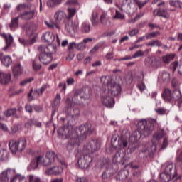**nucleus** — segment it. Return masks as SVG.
<instances>
[{
    "label": "nucleus",
    "mask_w": 182,
    "mask_h": 182,
    "mask_svg": "<svg viewBox=\"0 0 182 182\" xmlns=\"http://www.w3.org/2000/svg\"><path fill=\"white\" fill-rule=\"evenodd\" d=\"M78 130L80 137L79 133L73 131V128L72 127H60L58 130V133L60 136L68 139L66 149L69 152L79 146V144L83 141V140H86L87 136L92 134V133L95 132V128L92 127V124H85L84 125L80 126Z\"/></svg>",
    "instance_id": "f257e3e1"
},
{
    "label": "nucleus",
    "mask_w": 182,
    "mask_h": 182,
    "mask_svg": "<svg viewBox=\"0 0 182 182\" xmlns=\"http://www.w3.org/2000/svg\"><path fill=\"white\" fill-rule=\"evenodd\" d=\"M87 100H89V97H87V94L83 90H75L72 100L67 97L65 101L68 116H70L72 119H77L79 114H80V111L79 108H75V105H83V103L89 105Z\"/></svg>",
    "instance_id": "f03ea898"
},
{
    "label": "nucleus",
    "mask_w": 182,
    "mask_h": 182,
    "mask_svg": "<svg viewBox=\"0 0 182 182\" xmlns=\"http://www.w3.org/2000/svg\"><path fill=\"white\" fill-rule=\"evenodd\" d=\"M157 124V119H151L148 121L142 119L138 122V129L135 130L131 137L134 139V141H138L141 138V135L144 137L150 136L154 130V126Z\"/></svg>",
    "instance_id": "7ed1b4c3"
},
{
    "label": "nucleus",
    "mask_w": 182,
    "mask_h": 182,
    "mask_svg": "<svg viewBox=\"0 0 182 182\" xmlns=\"http://www.w3.org/2000/svg\"><path fill=\"white\" fill-rule=\"evenodd\" d=\"M68 14L67 15L63 10H58L54 14V18L57 22H68L65 23V29H67L69 33L75 32V27L73 26V22L70 20L76 14L75 8H68Z\"/></svg>",
    "instance_id": "20e7f679"
},
{
    "label": "nucleus",
    "mask_w": 182,
    "mask_h": 182,
    "mask_svg": "<svg viewBox=\"0 0 182 182\" xmlns=\"http://www.w3.org/2000/svg\"><path fill=\"white\" fill-rule=\"evenodd\" d=\"M38 49L41 53L39 55L40 62H41L43 65H49V63L53 60L52 55L56 53V46H40Z\"/></svg>",
    "instance_id": "39448f33"
},
{
    "label": "nucleus",
    "mask_w": 182,
    "mask_h": 182,
    "mask_svg": "<svg viewBox=\"0 0 182 182\" xmlns=\"http://www.w3.org/2000/svg\"><path fill=\"white\" fill-rule=\"evenodd\" d=\"M127 139H124V137H119L118 139V151L116 152L115 155L112 159V163L114 164H123V160H124V157L126 156V150H124L125 147H127Z\"/></svg>",
    "instance_id": "423d86ee"
},
{
    "label": "nucleus",
    "mask_w": 182,
    "mask_h": 182,
    "mask_svg": "<svg viewBox=\"0 0 182 182\" xmlns=\"http://www.w3.org/2000/svg\"><path fill=\"white\" fill-rule=\"evenodd\" d=\"M161 96L166 103H174L180 99H181V91L178 90H173V93H171V90L168 88H165L161 94Z\"/></svg>",
    "instance_id": "0eeeda50"
},
{
    "label": "nucleus",
    "mask_w": 182,
    "mask_h": 182,
    "mask_svg": "<svg viewBox=\"0 0 182 182\" xmlns=\"http://www.w3.org/2000/svg\"><path fill=\"white\" fill-rule=\"evenodd\" d=\"M9 147L14 154L16 151H23L26 149V139L20 138L17 141L11 140L9 143Z\"/></svg>",
    "instance_id": "6e6552de"
},
{
    "label": "nucleus",
    "mask_w": 182,
    "mask_h": 182,
    "mask_svg": "<svg viewBox=\"0 0 182 182\" xmlns=\"http://www.w3.org/2000/svg\"><path fill=\"white\" fill-rule=\"evenodd\" d=\"M100 149V142L97 139H92L84 145L83 153L92 154Z\"/></svg>",
    "instance_id": "1a4fd4ad"
},
{
    "label": "nucleus",
    "mask_w": 182,
    "mask_h": 182,
    "mask_svg": "<svg viewBox=\"0 0 182 182\" xmlns=\"http://www.w3.org/2000/svg\"><path fill=\"white\" fill-rule=\"evenodd\" d=\"M41 164L44 167H49L52 164H55V160H56V154L55 152H47L45 156H41Z\"/></svg>",
    "instance_id": "9d476101"
},
{
    "label": "nucleus",
    "mask_w": 182,
    "mask_h": 182,
    "mask_svg": "<svg viewBox=\"0 0 182 182\" xmlns=\"http://www.w3.org/2000/svg\"><path fill=\"white\" fill-rule=\"evenodd\" d=\"M92 161L93 159L92 156L87 153H84L83 157H81L77 160V164H78L80 168H89V167L92 166Z\"/></svg>",
    "instance_id": "9b49d317"
},
{
    "label": "nucleus",
    "mask_w": 182,
    "mask_h": 182,
    "mask_svg": "<svg viewBox=\"0 0 182 182\" xmlns=\"http://www.w3.org/2000/svg\"><path fill=\"white\" fill-rule=\"evenodd\" d=\"M164 172L166 174H168V176H170L173 181L178 180V174L177 173V168H176V165L173 164L166 165Z\"/></svg>",
    "instance_id": "f8f14e48"
},
{
    "label": "nucleus",
    "mask_w": 182,
    "mask_h": 182,
    "mask_svg": "<svg viewBox=\"0 0 182 182\" xmlns=\"http://www.w3.org/2000/svg\"><path fill=\"white\" fill-rule=\"evenodd\" d=\"M108 92L111 93L112 96H119L122 92V85L116 83V82L113 80L108 87Z\"/></svg>",
    "instance_id": "ddd939ff"
},
{
    "label": "nucleus",
    "mask_w": 182,
    "mask_h": 182,
    "mask_svg": "<svg viewBox=\"0 0 182 182\" xmlns=\"http://www.w3.org/2000/svg\"><path fill=\"white\" fill-rule=\"evenodd\" d=\"M154 153L153 149L148 148L146 150H142L139 153L138 159L139 161H146L149 157H151L153 156Z\"/></svg>",
    "instance_id": "4468645a"
},
{
    "label": "nucleus",
    "mask_w": 182,
    "mask_h": 182,
    "mask_svg": "<svg viewBox=\"0 0 182 182\" xmlns=\"http://www.w3.org/2000/svg\"><path fill=\"white\" fill-rule=\"evenodd\" d=\"M101 100L102 102V105H104L105 107H109L112 109V107L114 106V99L107 95H102L101 96Z\"/></svg>",
    "instance_id": "2eb2a0df"
},
{
    "label": "nucleus",
    "mask_w": 182,
    "mask_h": 182,
    "mask_svg": "<svg viewBox=\"0 0 182 182\" xmlns=\"http://www.w3.org/2000/svg\"><path fill=\"white\" fill-rule=\"evenodd\" d=\"M1 36L3 38V39H4L6 43V46L2 48V50L6 52V50L11 48L12 43L14 42V37H12V35L6 33H3L1 35Z\"/></svg>",
    "instance_id": "dca6fc26"
},
{
    "label": "nucleus",
    "mask_w": 182,
    "mask_h": 182,
    "mask_svg": "<svg viewBox=\"0 0 182 182\" xmlns=\"http://www.w3.org/2000/svg\"><path fill=\"white\" fill-rule=\"evenodd\" d=\"M15 174V170L8 168L6 170H4L1 173V182H8L9 181V178L14 176Z\"/></svg>",
    "instance_id": "f3484780"
},
{
    "label": "nucleus",
    "mask_w": 182,
    "mask_h": 182,
    "mask_svg": "<svg viewBox=\"0 0 182 182\" xmlns=\"http://www.w3.org/2000/svg\"><path fill=\"white\" fill-rule=\"evenodd\" d=\"M33 16H35V9H31L30 11L26 10L25 12L21 13L19 18L25 21H29L33 19Z\"/></svg>",
    "instance_id": "a211bd4d"
},
{
    "label": "nucleus",
    "mask_w": 182,
    "mask_h": 182,
    "mask_svg": "<svg viewBox=\"0 0 182 182\" xmlns=\"http://www.w3.org/2000/svg\"><path fill=\"white\" fill-rule=\"evenodd\" d=\"M62 173V168L59 166H53L46 171V176H58Z\"/></svg>",
    "instance_id": "6ab92c4d"
},
{
    "label": "nucleus",
    "mask_w": 182,
    "mask_h": 182,
    "mask_svg": "<svg viewBox=\"0 0 182 182\" xmlns=\"http://www.w3.org/2000/svg\"><path fill=\"white\" fill-rule=\"evenodd\" d=\"M12 72L14 77L21 76L23 73V68H22L21 63H16L13 67Z\"/></svg>",
    "instance_id": "aec40b11"
},
{
    "label": "nucleus",
    "mask_w": 182,
    "mask_h": 182,
    "mask_svg": "<svg viewBox=\"0 0 182 182\" xmlns=\"http://www.w3.org/2000/svg\"><path fill=\"white\" fill-rule=\"evenodd\" d=\"M55 38L56 37L54 36V34L49 31L46 32L45 34H43L42 36V39L48 43H53V42H55Z\"/></svg>",
    "instance_id": "412c9836"
},
{
    "label": "nucleus",
    "mask_w": 182,
    "mask_h": 182,
    "mask_svg": "<svg viewBox=\"0 0 182 182\" xmlns=\"http://www.w3.org/2000/svg\"><path fill=\"white\" fill-rule=\"evenodd\" d=\"M145 65L152 68L153 69H159V68H161V60L156 58L152 60L150 64L148 60H146Z\"/></svg>",
    "instance_id": "4be33fe9"
},
{
    "label": "nucleus",
    "mask_w": 182,
    "mask_h": 182,
    "mask_svg": "<svg viewBox=\"0 0 182 182\" xmlns=\"http://www.w3.org/2000/svg\"><path fill=\"white\" fill-rule=\"evenodd\" d=\"M154 16H161V18H167L168 16V13L167 12V9H156L154 11Z\"/></svg>",
    "instance_id": "5701e85b"
},
{
    "label": "nucleus",
    "mask_w": 182,
    "mask_h": 182,
    "mask_svg": "<svg viewBox=\"0 0 182 182\" xmlns=\"http://www.w3.org/2000/svg\"><path fill=\"white\" fill-rule=\"evenodd\" d=\"M18 41L21 45L23 46H30L31 45H33L36 42V38H33L31 39H25L23 38H19Z\"/></svg>",
    "instance_id": "b1692460"
},
{
    "label": "nucleus",
    "mask_w": 182,
    "mask_h": 182,
    "mask_svg": "<svg viewBox=\"0 0 182 182\" xmlns=\"http://www.w3.org/2000/svg\"><path fill=\"white\" fill-rule=\"evenodd\" d=\"M38 29V26L35 23H31L27 27L26 30V33L28 36H32L36 32Z\"/></svg>",
    "instance_id": "393cba45"
},
{
    "label": "nucleus",
    "mask_w": 182,
    "mask_h": 182,
    "mask_svg": "<svg viewBox=\"0 0 182 182\" xmlns=\"http://www.w3.org/2000/svg\"><path fill=\"white\" fill-rule=\"evenodd\" d=\"M1 85H8L9 82H11V73H1Z\"/></svg>",
    "instance_id": "a878e982"
},
{
    "label": "nucleus",
    "mask_w": 182,
    "mask_h": 182,
    "mask_svg": "<svg viewBox=\"0 0 182 182\" xmlns=\"http://www.w3.org/2000/svg\"><path fill=\"white\" fill-rule=\"evenodd\" d=\"M101 83L104 85V86H107L109 87V85L113 82V78L110 76H102L100 79Z\"/></svg>",
    "instance_id": "bb28decb"
},
{
    "label": "nucleus",
    "mask_w": 182,
    "mask_h": 182,
    "mask_svg": "<svg viewBox=\"0 0 182 182\" xmlns=\"http://www.w3.org/2000/svg\"><path fill=\"white\" fill-rule=\"evenodd\" d=\"M164 130L161 129L156 132H155L153 135V141H159V140L163 139L165 136Z\"/></svg>",
    "instance_id": "cd10ccee"
},
{
    "label": "nucleus",
    "mask_w": 182,
    "mask_h": 182,
    "mask_svg": "<svg viewBox=\"0 0 182 182\" xmlns=\"http://www.w3.org/2000/svg\"><path fill=\"white\" fill-rule=\"evenodd\" d=\"M1 63L6 68H9L12 65V58L9 55H5L3 57Z\"/></svg>",
    "instance_id": "c85d7f7f"
},
{
    "label": "nucleus",
    "mask_w": 182,
    "mask_h": 182,
    "mask_svg": "<svg viewBox=\"0 0 182 182\" xmlns=\"http://www.w3.org/2000/svg\"><path fill=\"white\" fill-rule=\"evenodd\" d=\"M81 32L82 33H89L90 32V23L88 22H84L80 27Z\"/></svg>",
    "instance_id": "c756f323"
},
{
    "label": "nucleus",
    "mask_w": 182,
    "mask_h": 182,
    "mask_svg": "<svg viewBox=\"0 0 182 182\" xmlns=\"http://www.w3.org/2000/svg\"><path fill=\"white\" fill-rule=\"evenodd\" d=\"M170 180H173L170 175L166 173V172L161 173L159 176V181L161 182H168Z\"/></svg>",
    "instance_id": "7c9ffc66"
},
{
    "label": "nucleus",
    "mask_w": 182,
    "mask_h": 182,
    "mask_svg": "<svg viewBox=\"0 0 182 182\" xmlns=\"http://www.w3.org/2000/svg\"><path fill=\"white\" fill-rule=\"evenodd\" d=\"M98 16H99V14H97V13L93 12L92 14V18L90 21L92 26H97V25H99V19H97Z\"/></svg>",
    "instance_id": "2f4dec72"
},
{
    "label": "nucleus",
    "mask_w": 182,
    "mask_h": 182,
    "mask_svg": "<svg viewBox=\"0 0 182 182\" xmlns=\"http://www.w3.org/2000/svg\"><path fill=\"white\" fill-rule=\"evenodd\" d=\"M175 56L176 55L174 54H168L166 55H164L162 57V61L164 62V63L168 64L170 63L171 60H173V59H174Z\"/></svg>",
    "instance_id": "473e14b6"
},
{
    "label": "nucleus",
    "mask_w": 182,
    "mask_h": 182,
    "mask_svg": "<svg viewBox=\"0 0 182 182\" xmlns=\"http://www.w3.org/2000/svg\"><path fill=\"white\" fill-rule=\"evenodd\" d=\"M41 156H38L36 159H33V161H31V168H33L35 170V168H38V166H39V164H41Z\"/></svg>",
    "instance_id": "72a5a7b5"
},
{
    "label": "nucleus",
    "mask_w": 182,
    "mask_h": 182,
    "mask_svg": "<svg viewBox=\"0 0 182 182\" xmlns=\"http://www.w3.org/2000/svg\"><path fill=\"white\" fill-rule=\"evenodd\" d=\"M60 4H62V0H48L47 1L48 8H53V6H56V5H59Z\"/></svg>",
    "instance_id": "f704fd0d"
},
{
    "label": "nucleus",
    "mask_w": 182,
    "mask_h": 182,
    "mask_svg": "<svg viewBox=\"0 0 182 182\" xmlns=\"http://www.w3.org/2000/svg\"><path fill=\"white\" fill-rule=\"evenodd\" d=\"M44 23L50 29H58L60 30V27L55 23L53 22H48L47 21H44Z\"/></svg>",
    "instance_id": "c9c22d12"
},
{
    "label": "nucleus",
    "mask_w": 182,
    "mask_h": 182,
    "mask_svg": "<svg viewBox=\"0 0 182 182\" xmlns=\"http://www.w3.org/2000/svg\"><path fill=\"white\" fill-rule=\"evenodd\" d=\"M11 182H27L26 178L21 175L14 176Z\"/></svg>",
    "instance_id": "e433bc0d"
},
{
    "label": "nucleus",
    "mask_w": 182,
    "mask_h": 182,
    "mask_svg": "<svg viewBox=\"0 0 182 182\" xmlns=\"http://www.w3.org/2000/svg\"><path fill=\"white\" fill-rule=\"evenodd\" d=\"M47 87H49V85L48 84H44L41 88L36 89L35 92L37 93L38 96H42V95H43V92Z\"/></svg>",
    "instance_id": "4c0bfd02"
},
{
    "label": "nucleus",
    "mask_w": 182,
    "mask_h": 182,
    "mask_svg": "<svg viewBox=\"0 0 182 182\" xmlns=\"http://www.w3.org/2000/svg\"><path fill=\"white\" fill-rule=\"evenodd\" d=\"M16 11L18 14H23V12L26 11V4H20L16 7Z\"/></svg>",
    "instance_id": "58836bf2"
},
{
    "label": "nucleus",
    "mask_w": 182,
    "mask_h": 182,
    "mask_svg": "<svg viewBox=\"0 0 182 182\" xmlns=\"http://www.w3.org/2000/svg\"><path fill=\"white\" fill-rule=\"evenodd\" d=\"M18 21L19 17H16L11 20V22L10 23L11 29H15L16 28H18Z\"/></svg>",
    "instance_id": "ea45409f"
},
{
    "label": "nucleus",
    "mask_w": 182,
    "mask_h": 182,
    "mask_svg": "<svg viewBox=\"0 0 182 182\" xmlns=\"http://www.w3.org/2000/svg\"><path fill=\"white\" fill-rule=\"evenodd\" d=\"M161 41L159 40H155L153 41H151L146 44V46H157L158 48L161 47Z\"/></svg>",
    "instance_id": "a19ab883"
},
{
    "label": "nucleus",
    "mask_w": 182,
    "mask_h": 182,
    "mask_svg": "<svg viewBox=\"0 0 182 182\" xmlns=\"http://www.w3.org/2000/svg\"><path fill=\"white\" fill-rule=\"evenodd\" d=\"M169 4H170L171 6H173L174 8L181 9V7H182V2L180 1H177V0L171 1L169 2Z\"/></svg>",
    "instance_id": "79ce46f5"
},
{
    "label": "nucleus",
    "mask_w": 182,
    "mask_h": 182,
    "mask_svg": "<svg viewBox=\"0 0 182 182\" xmlns=\"http://www.w3.org/2000/svg\"><path fill=\"white\" fill-rule=\"evenodd\" d=\"M107 16V14L102 13L100 16V22L102 23V25H107V18H106Z\"/></svg>",
    "instance_id": "37998d69"
},
{
    "label": "nucleus",
    "mask_w": 182,
    "mask_h": 182,
    "mask_svg": "<svg viewBox=\"0 0 182 182\" xmlns=\"http://www.w3.org/2000/svg\"><path fill=\"white\" fill-rule=\"evenodd\" d=\"M160 35V31H154L152 33H149L146 34V39H152V38H156Z\"/></svg>",
    "instance_id": "c03bdc74"
},
{
    "label": "nucleus",
    "mask_w": 182,
    "mask_h": 182,
    "mask_svg": "<svg viewBox=\"0 0 182 182\" xmlns=\"http://www.w3.org/2000/svg\"><path fill=\"white\" fill-rule=\"evenodd\" d=\"M161 79L163 82H170V73L166 71H163Z\"/></svg>",
    "instance_id": "a18cd8bd"
},
{
    "label": "nucleus",
    "mask_w": 182,
    "mask_h": 182,
    "mask_svg": "<svg viewBox=\"0 0 182 182\" xmlns=\"http://www.w3.org/2000/svg\"><path fill=\"white\" fill-rule=\"evenodd\" d=\"M61 99L62 98L60 97V94H57L53 104V107H56V106H59V105H60Z\"/></svg>",
    "instance_id": "49530a36"
},
{
    "label": "nucleus",
    "mask_w": 182,
    "mask_h": 182,
    "mask_svg": "<svg viewBox=\"0 0 182 182\" xmlns=\"http://www.w3.org/2000/svg\"><path fill=\"white\" fill-rule=\"evenodd\" d=\"M9 157V153L6 149H3L1 151V161H6Z\"/></svg>",
    "instance_id": "de8ad7c7"
},
{
    "label": "nucleus",
    "mask_w": 182,
    "mask_h": 182,
    "mask_svg": "<svg viewBox=\"0 0 182 182\" xmlns=\"http://www.w3.org/2000/svg\"><path fill=\"white\" fill-rule=\"evenodd\" d=\"M15 113H16V109L13 108L4 112V116H6V117H11V116H13V114H15Z\"/></svg>",
    "instance_id": "09e8293b"
},
{
    "label": "nucleus",
    "mask_w": 182,
    "mask_h": 182,
    "mask_svg": "<svg viewBox=\"0 0 182 182\" xmlns=\"http://www.w3.org/2000/svg\"><path fill=\"white\" fill-rule=\"evenodd\" d=\"M113 19H119L123 21L124 19V14H122L118 10H116L115 15L113 16Z\"/></svg>",
    "instance_id": "8fccbe9b"
},
{
    "label": "nucleus",
    "mask_w": 182,
    "mask_h": 182,
    "mask_svg": "<svg viewBox=\"0 0 182 182\" xmlns=\"http://www.w3.org/2000/svg\"><path fill=\"white\" fill-rule=\"evenodd\" d=\"M155 112L158 114H160L161 116H163L164 114H167V109H165L164 107H159L155 109Z\"/></svg>",
    "instance_id": "3c124183"
},
{
    "label": "nucleus",
    "mask_w": 182,
    "mask_h": 182,
    "mask_svg": "<svg viewBox=\"0 0 182 182\" xmlns=\"http://www.w3.org/2000/svg\"><path fill=\"white\" fill-rule=\"evenodd\" d=\"M28 182H42L41 178L35 177L33 175L28 176Z\"/></svg>",
    "instance_id": "603ef678"
},
{
    "label": "nucleus",
    "mask_w": 182,
    "mask_h": 182,
    "mask_svg": "<svg viewBox=\"0 0 182 182\" xmlns=\"http://www.w3.org/2000/svg\"><path fill=\"white\" fill-rule=\"evenodd\" d=\"M141 56H144V52H143L141 50H139L134 55H132V58L136 59V58H141Z\"/></svg>",
    "instance_id": "864d4df0"
},
{
    "label": "nucleus",
    "mask_w": 182,
    "mask_h": 182,
    "mask_svg": "<svg viewBox=\"0 0 182 182\" xmlns=\"http://www.w3.org/2000/svg\"><path fill=\"white\" fill-rule=\"evenodd\" d=\"M75 49H77V50H85V49H86V46L82 42L75 43Z\"/></svg>",
    "instance_id": "5fc2aeb1"
},
{
    "label": "nucleus",
    "mask_w": 182,
    "mask_h": 182,
    "mask_svg": "<svg viewBox=\"0 0 182 182\" xmlns=\"http://www.w3.org/2000/svg\"><path fill=\"white\" fill-rule=\"evenodd\" d=\"M134 4L139 6V8L141 9L146 4H147V1H141L140 0H134Z\"/></svg>",
    "instance_id": "6e6d98bb"
},
{
    "label": "nucleus",
    "mask_w": 182,
    "mask_h": 182,
    "mask_svg": "<svg viewBox=\"0 0 182 182\" xmlns=\"http://www.w3.org/2000/svg\"><path fill=\"white\" fill-rule=\"evenodd\" d=\"M76 49V43L75 42L69 43L68 44V52H73V49Z\"/></svg>",
    "instance_id": "4d7b16f0"
},
{
    "label": "nucleus",
    "mask_w": 182,
    "mask_h": 182,
    "mask_svg": "<svg viewBox=\"0 0 182 182\" xmlns=\"http://www.w3.org/2000/svg\"><path fill=\"white\" fill-rule=\"evenodd\" d=\"M178 63L177 61L171 63L170 68L172 69L173 72H176L177 70V68H178Z\"/></svg>",
    "instance_id": "13d9d810"
},
{
    "label": "nucleus",
    "mask_w": 182,
    "mask_h": 182,
    "mask_svg": "<svg viewBox=\"0 0 182 182\" xmlns=\"http://www.w3.org/2000/svg\"><path fill=\"white\" fill-rule=\"evenodd\" d=\"M158 2H159L158 6H165L166 5V1H161V0H154L152 1V4L156 5Z\"/></svg>",
    "instance_id": "bf43d9fd"
},
{
    "label": "nucleus",
    "mask_w": 182,
    "mask_h": 182,
    "mask_svg": "<svg viewBox=\"0 0 182 182\" xmlns=\"http://www.w3.org/2000/svg\"><path fill=\"white\" fill-rule=\"evenodd\" d=\"M131 168H132V171H134L135 170H138L140 168V165L136 164V162H132L129 164Z\"/></svg>",
    "instance_id": "052dcab7"
},
{
    "label": "nucleus",
    "mask_w": 182,
    "mask_h": 182,
    "mask_svg": "<svg viewBox=\"0 0 182 182\" xmlns=\"http://www.w3.org/2000/svg\"><path fill=\"white\" fill-rule=\"evenodd\" d=\"M105 58H106L107 60H110L113 59V58H114V53H113V51L108 52L106 54Z\"/></svg>",
    "instance_id": "680f3d73"
},
{
    "label": "nucleus",
    "mask_w": 182,
    "mask_h": 182,
    "mask_svg": "<svg viewBox=\"0 0 182 182\" xmlns=\"http://www.w3.org/2000/svg\"><path fill=\"white\" fill-rule=\"evenodd\" d=\"M139 33V29L137 28H134L131 31H129L128 34L129 36H136Z\"/></svg>",
    "instance_id": "e2e57ef3"
},
{
    "label": "nucleus",
    "mask_w": 182,
    "mask_h": 182,
    "mask_svg": "<svg viewBox=\"0 0 182 182\" xmlns=\"http://www.w3.org/2000/svg\"><path fill=\"white\" fill-rule=\"evenodd\" d=\"M137 87L140 92H143L144 90H146V84H144V82H139L137 85Z\"/></svg>",
    "instance_id": "0e129e2a"
},
{
    "label": "nucleus",
    "mask_w": 182,
    "mask_h": 182,
    "mask_svg": "<svg viewBox=\"0 0 182 182\" xmlns=\"http://www.w3.org/2000/svg\"><path fill=\"white\" fill-rule=\"evenodd\" d=\"M25 109L26 111L28 112V113H32V112H33V107L29 104L26 105Z\"/></svg>",
    "instance_id": "69168bd1"
},
{
    "label": "nucleus",
    "mask_w": 182,
    "mask_h": 182,
    "mask_svg": "<svg viewBox=\"0 0 182 182\" xmlns=\"http://www.w3.org/2000/svg\"><path fill=\"white\" fill-rule=\"evenodd\" d=\"M172 87L173 90H180V87L178 86V82H176L175 80H173L171 82Z\"/></svg>",
    "instance_id": "338daca9"
},
{
    "label": "nucleus",
    "mask_w": 182,
    "mask_h": 182,
    "mask_svg": "<svg viewBox=\"0 0 182 182\" xmlns=\"http://www.w3.org/2000/svg\"><path fill=\"white\" fill-rule=\"evenodd\" d=\"M136 150V145L132 144L128 146L127 153H133Z\"/></svg>",
    "instance_id": "774afa93"
}]
</instances>
